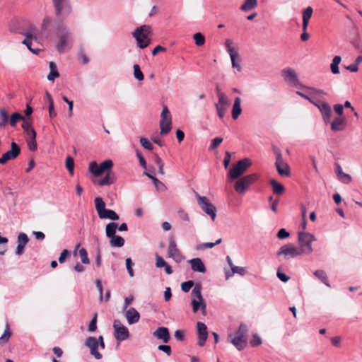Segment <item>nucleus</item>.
<instances>
[{"instance_id": "nucleus-44", "label": "nucleus", "mask_w": 362, "mask_h": 362, "mask_svg": "<svg viewBox=\"0 0 362 362\" xmlns=\"http://www.w3.org/2000/svg\"><path fill=\"white\" fill-rule=\"evenodd\" d=\"M33 35L30 33L25 34V39L23 41V43L27 46V47L33 53L37 54V49L31 48Z\"/></svg>"}, {"instance_id": "nucleus-27", "label": "nucleus", "mask_w": 362, "mask_h": 362, "mask_svg": "<svg viewBox=\"0 0 362 362\" xmlns=\"http://www.w3.org/2000/svg\"><path fill=\"white\" fill-rule=\"evenodd\" d=\"M116 180L115 173L112 171H107L106 175L97 182L99 186H109L112 185Z\"/></svg>"}, {"instance_id": "nucleus-33", "label": "nucleus", "mask_w": 362, "mask_h": 362, "mask_svg": "<svg viewBox=\"0 0 362 362\" xmlns=\"http://www.w3.org/2000/svg\"><path fill=\"white\" fill-rule=\"evenodd\" d=\"M50 72L47 76L49 81H54L55 78L59 77V73L57 70V65L54 62H50L49 64Z\"/></svg>"}, {"instance_id": "nucleus-39", "label": "nucleus", "mask_w": 362, "mask_h": 362, "mask_svg": "<svg viewBox=\"0 0 362 362\" xmlns=\"http://www.w3.org/2000/svg\"><path fill=\"white\" fill-rule=\"evenodd\" d=\"M314 275L319 279L323 284H325L327 286L330 287V285L328 282V277L323 270H316L314 272Z\"/></svg>"}, {"instance_id": "nucleus-21", "label": "nucleus", "mask_w": 362, "mask_h": 362, "mask_svg": "<svg viewBox=\"0 0 362 362\" xmlns=\"http://www.w3.org/2000/svg\"><path fill=\"white\" fill-rule=\"evenodd\" d=\"M198 341L197 344L203 346L208 337L207 327L204 322H198L197 324Z\"/></svg>"}, {"instance_id": "nucleus-14", "label": "nucleus", "mask_w": 362, "mask_h": 362, "mask_svg": "<svg viewBox=\"0 0 362 362\" xmlns=\"http://www.w3.org/2000/svg\"><path fill=\"white\" fill-rule=\"evenodd\" d=\"M171 124L172 118L170 112L166 105L163 106L160 120V134L162 135H165L170 132L171 130Z\"/></svg>"}, {"instance_id": "nucleus-34", "label": "nucleus", "mask_w": 362, "mask_h": 362, "mask_svg": "<svg viewBox=\"0 0 362 362\" xmlns=\"http://www.w3.org/2000/svg\"><path fill=\"white\" fill-rule=\"evenodd\" d=\"M269 183L272 187L273 192L276 194H281L285 191V187L283 185L276 181L274 179H272Z\"/></svg>"}, {"instance_id": "nucleus-62", "label": "nucleus", "mask_w": 362, "mask_h": 362, "mask_svg": "<svg viewBox=\"0 0 362 362\" xmlns=\"http://www.w3.org/2000/svg\"><path fill=\"white\" fill-rule=\"evenodd\" d=\"M156 266L158 268L164 267L167 263L159 255H156Z\"/></svg>"}, {"instance_id": "nucleus-57", "label": "nucleus", "mask_w": 362, "mask_h": 362, "mask_svg": "<svg viewBox=\"0 0 362 362\" xmlns=\"http://www.w3.org/2000/svg\"><path fill=\"white\" fill-rule=\"evenodd\" d=\"M223 141V139L221 137H216L211 141V144L210 146V148L214 149L216 148Z\"/></svg>"}, {"instance_id": "nucleus-20", "label": "nucleus", "mask_w": 362, "mask_h": 362, "mask_svg": "<svg viewBox=\"0 0 362 362\" xmlns=\"http://www.w3.org/2000/svg\"><path fill=\"white\" fill-rule=\"evenodd\" d=\"M85 346L90 349V352L96 359L102 358V354L98 351V341L95 337H88L85 341Z\"/></svg>"}, {"instance_id": "nucleus-11", "label": "nucleus", "mask_w": 362, "mask_h": 362, "mask_svg": "<svg viewBox=\"0 0 362 362\" xmlns=\"http://www.w3.org/2000/svg\"><path fill=\"white\" fill-rule=\"evenodd\" d=\"M233 41L230 39L226 40L225 42V46L227 49V52H228L232 66L237 69L238 71H241L242 67L240 65V59L239 54L238 51L235 49V48L233 47Z\"/></svg>"}, {"instance_id": "nucleus-31", "label": "nucleus", "mask_w": 362, "mask_h": 362, "mask_svg": "<svg viewBox=\"0 0 362 362\" xmlns=\"http://www.w3.org/2000/svg\"><path fill=\"white\" fill-rule=\"evenodd\" d=\"M240 104H241L240 98L236 97L234 100L232 112H231L232 117L234 119H236L242 112V108H241Z\"/></svg>"}, {"instance_id": "nucleus-29", "label": "nucleus", "mask_w": 362, "mask_h": 362, "mask_svg": "<svg viewBox=\"0 0 362 362\" xmlns=\"http://www.w3.org/2000/svg\"><path fill=\"white\" fill-rule=\"evenodd\" d=\"M191 264V268L194 272L204 273L206 267L200 258H194L189 261Z\"/></svg>"}, {"instance_id": "nucleus-54", "label": "nucleus", "mask_w": 362, "mask_h": 362, "mask_svg": "<svg viewBox=\"0 0 362 362\" xmlns=\"http://www.w3.org/2000/svg\"><path fill=\"white\" fill-rule=\"evenodd\" d=\"M262 344L261 338L257 334H255L252 336V339L250 341V344L253 347H256Z\"/></svg>"}, {"instance_id": "nucleus-10", "label": "nucleus", "mask_w": 362, "mask_h": 362, "mask_svg": "<svg viewBox=\"0 0 362 362\" xmlns=\"http://www.w3.org/2000/svg\"><path fill=\"white\" fill-rule=\"evenodd\" d=\"M195 194L197 198V202L200 208L206 214L210 216L213 221H214L216 216V208L215 207V206L209 201V199L207 197L201 196L197 192H195Z\"/></svg>"}, {"instance_id": "nucleus-30", "label": "nucleus", "mask_w": 362, "mask_h": 362, "mask_svg": "<svg viewBox=\"0 0 362 362\" xmlns=\"http://www.w3.org/2000/svg\"><path fill=\"white\" fill-rule=\"evenodd\" d=\"M336 173L338 179L344 184H349L351 182V177L350 175L343 172L341 166L336 163Z\"/></svg>"}, {"instance_id": "nucleus-7", "label": "nucleus", "mask_w": 362, "mask_h": 362, "mask_svg": "<svg viewBox=\"0 0 362 362\" xmlns=\"http://www.w3.org/2000/svg\"><path fill=\"white\" fill-rule=\"evenodd\" d=\"M251 165L252 162L249 158L240 160L236 164L233 165L232 168L229 170L228 175V178L230 180L239 178Z\"/></svg>"}, {"instance_id": "nucleus-16", "label": "nucleus", "mask_w": 362, "mask_h": 362, "mask_svg": "<svg viewBox=\"0 0 362 362\" xmlns=\"http://www.w3.org/2000/svg\"><path fill=\"white\" fill-rule=\"evenodd\" d=\"M281 75L283 77L284 80L288 84L295 87L303 86L300 84L298 78L297 74L293 69L290 67L284 69L281 72Z\"/></svg>"}, {"instance_id": "nucleus-58", "label": "nucleus", "mask_w": 362, "mask_h": 362, "mask_svg": "<svg viewBox=\"0 0 362 362\" xmlns=\"http://www.w3.org/2000/svg\"><path fill=\"white\" fill-rule=\"evenodd\" d=\"M144 175H146L147 177H148L150 179L152 180V181L153 182L155 186L157 188L159 187V185L163 186V184L160 180H158L156 177L153 176L151 174H150V173H148L147 172H144Z\"/></svg>"}, {"instance_id": "nucleus-46", "label": "nucleus", "mask_w": 362, "mask_h": 362, "mask_svg": "<svg viewBox=\"0 0 362 362\" xmlns=\"http://www.w3.org/2000/svg\"><path fill=\"white\" fill-rule=\"evenodd\" d=\"M193 38L197 46H202L205 43V37L201 33H197L194 35Z\"/></svg>"}, {"instance_id": "nucleus-2", "label": "nucleus", "mask_w": 362, "mask_h": 362, "mask_svg": "<svg viewBox=\"0 0 362 362\" xmlns=\"http://www.w3.org/2000/svg\"><path fill=\"white\" fill-rule=\"evenodd\" d=\"M191 305L194 313L201 310L202 313L204 315H206V305L202 295V286L200 284H197L191 292Z\"/></svg>"}, {"instance_id": "nucleus-5", "label": "nucleus", "mask_w": 362, "mask_h": 362, "mask_svg": "<svg viewBox=\"0 0 362 362\" xmlns=\"http://www.w3.org/2000/svg\"><path fill=\"white\" fill-rule=\"evenodd\" d=\"M315 240L313 235L305 231L298 232V242L301 255H309L313 252L312 243Z\"/></svg>"}, {"instance_id": "nucleus-60", "label": "nucleus", "mask_w": 362, "mask_h": 362, "mask_svg": "<svg viewBox=\"0 0 362 362\" xmlns=\"http://www.w3.org/2000/svg\"><path fill=\"white\" fill-rule=\"evenodd\" d=\"M277 238L279 239H285L289 237L290 234L286 229L281 228L277 233Z\"/></svg>"}, {"instance_id": "nucleus-52", "label": "nucleus", "mask_w": 362, "mask_h": 362, "mask_svg": "<svg viewBox=\"0 0 362 362\" xmlns=\"http://www.w3.org/2000/svg\"><path fill=\"white\" fill-rule=\"evenodd\" d=\"M140 144L146 149L153 150V145L146 138L141 137L140 138Z\"/></svg>"}, {"instance_id": "nucleus-61", "label": "nucleus", "mask_w": 362, "mask_h": 362, "mask_svg": "<svg viewBox=\"0 0 362 362\" xmlns=\"http://www.w3.org/2000/svg\"><path fill=\"white\" fill-rule=\"evenodd\" d=\"M231 160V154L230 152L226 151L225 153V158L223 160L224 168L227 169L230 165Z\"/></svg>"}, {"instance_id": "nucleus-12", "label": "nucleus", "mask_w": 362, "mask_h": 362, "mask_svg": "<svg viewBox=\"0 0 362 362\" xmlns=\"http://www.w3.org/2000/svg\"><path fill=\"white\" fill-rule=\"evenodd\" d=\"M113 162L110 159H107L102 162L100 165L95 161H93L89 164V170L95 176H100L106 171H112Z\"/></svg>"}, {"instance_id": "nucleus-50", "label": "nucleus", "mask_w": 362, "mask_h": 362, "mask_svg": "<svg viewBox=\"0 0 362 362\" xmlns=\"http://www.w3.org/2000/svg\"><path fill=\"white\" fill-rule=\"evenodd\" d=\"M194 281L192 280H189V281H185V282L182 283L181 288H182V291L187 293V292L189 291V290L194 286Z\"/></svg>"}, {"instance_id": "nucleus-17", "label": "nucleus", "mask_w": 362, "mask_h": 362, "mask_svg": "<svg viewBox=\"0 0 362 362\" xmlns=\"http://www.w3.org/2000/svg\"><path fill=\"white\" fill-rule=\"evenodd\" d=\"M113 328L115 330L114 336L117 341H124L129 337L128 329L122 324L119 320H114Z\"/></svg>"}, {"instance_id": "nucleus-8", "label": "nucleus", "mask_w": 362, "mask_h": 362, "mask_svg": "<svg viewBox=\"0 0 362 362\" xmlns=\"http://www.w3.org/2000/svg\"><path fill=\"white\" fill-rule=\"evenodd\" d=\"M56 19L65 20L71 13V6L69 0H52Z\"/></svg>"}, {"instance_id": "nucleus-55", "label": "nucleus", "mask_w": 362, "mask_h": 362, "mask_svg": "<svg viewBox=\"0 0 362 362\" xmlns=\"http://www.w3.org/2000/svg\"><path fill=\"white\" fill-rule=\"evenodd\" d=\"M27 144H28V148L31 151H35L37 150L36 139H27Z\"/></svg>"}, {"instance_id": "nucleus-48", "label": "nucleus", "mask_w": 362, "mask_h": 362, "mask_svg": "<svg viewBox=\"0 0 362 362\" xmlns=\"http://www.w3.org/2000/svg\"><path fill=\"white\" fill-rule=\"evenodd\" d=\"M79 255L81 257L82 263L86 264L90 263V260L88 257V252L85 248L83 247L79 250Z\"/></svg>"}, {"instance_id": "nucleus-15", "label": "nucleus", "mask_w": 362, "mask_h": 362, "mask_svg": "<svg viewBox=\"0 0 362 362\" xmlns=\"http://www.w3.org/2000/svg\"><path fill=\"white\" fill-rule=\"evenodd\" d=\"M278 257L283 256L284 259L294 258L301 255L300 251L292 243L282 245L276 252Z\"/></svg>"}, {"instance_id": "nucleus-51", "label": "nucleus", "mask_w": 362, "mask_h": 362, "mask_svg": "<svg viewBox=\"0 0 362 362\" xmlns=\"http://www.w3.org/2000/svg\"><path fill=\"white\" fill-rule=\"evenodd\" d=\"M313 8L310 6L307 7L303 11V19L306 21H310L312 15H313Z\"/></svg>"}, {"instance_id": "nucleus-9", "label": "nucleus", "mask_w": 362, "mask_h": 362, "mask_svg": "<svg viewBox=\"0 0 362 362\" xmlns=\"http://www.w3.org/2000/svg\"><path fill=\"white\" fill-rule=\"evenodd\" d=\"M272 149L276 156L275 165L278 173L281 176H290L291 173L289 165L284 161L281 150L276 146H273Z\"/></svg>"}, {"instance_id": "nucleus-36", "label": "nucleus", "mask_w": 362, "mask_h": 362, "mask_svg": "<svg viewBox=\"0 0 362 362\" xmlns=\"http://www.w3.org/2000/svg\"><path fill=\"white\" fill-rule=\"evenodd\" d=\"M110 245L114 247H121L124 245V240L119 235H114L110 238Z\"/></svg>"}, {"instance_id": "nucleus-42", "label": "nucleus", "mask_w": 362, "mask_h": 362, "mask_svg": "<svg viewBox=\"0 0 362 362\" xmlns=\"http://www.w3.org/2000/svg\"><path fill=\"white\" fill-rule=\"evenodd\" d=\"M0 127L2 128L6 125L8 120V115L4 108L0 107Z\"/></svg>"}, {"instance_id": "nucleus-3", "label": "nucleus", "mask_w": 362, "mask_h": 362, "mask_svg": "<svg viewBox=\"0 0 362 362\" xmlns=\"http://www.w3.org/2000/svg\"><path fill=\"white\" fill-rule=\"evenodd\" d=\"M151 32V27L148 25H143L133 32L132 35L141 49H144L149 45L151 40L148 36Z\"/></svg>"}, {"instance_id": "nucleus-32", "label": "nucleus", "mask_w": 362, "mask_h": 362, "mask_svg": "<svg viewBox=\"0 0 362 362\" xmlns=\"http://www.w3.org/2000/svg\"><path fill=\"white\" fill-rule=\"evenodd\" d=\"M45 98L48 103V110L50 118H53L57 116V113L54 110V100L48 91L45 92Z\"/></svg>"}, {"instance_id": "nucleus-41", "label": "nucleus", "mask_w": 362, "mask_h": 362, "mask_svg": "<svg viewBox=\"0 0 362 362\" xmlns=\"http://www.w3.org/2000/svg\"><path fill=\"white\" fill-rule=\"evenodd\" d=\"M257 4V0H245L240 8L244 11H250L254 8Z\"/></svg>"}, {"instance_id": "nucleus-45", "label": "nucleus", "mask_w": 362, "mask_h": 362, "mask_svg": "<svg viewBox=\"0 0 362 362\" xmlns=\"http://www.w3.org/2000/svg\"><path fill=\"white\" fill-rule=\"evenodd\" d=\"M66 168L68 170L69 174L72 175L74 170V158L68 156L66 158Z\"/></svg>"}, {"instance_id": "nucleus-26", "label": "nucleus", "mask_w": 362, "mask_h": 362, "mask_svg": "<svg viewBox=\"0 0 362 362\" xmlns=\"http://www.w3.org/2000/svg\"><path fill=\"white\" fill-rule=\"evenodd\" d=\"M153 336L163 341V343H168L170 339L168 329L165 327H159L153 332Z\"/></svg>"}, {"instance_id": "nucleus-24", "label": "nucleus", "mask_w": 362, "mask_h": 362, "mask_svg": "<svg viewBox=\"0 0 362 362\" xmlns=\"http://www.w3.org/2000/svg\"><path fill=\"white\" fill-rule=\"evenodd\" d=\"M230 105L228 98L220 99L218 103L215 104L216 112L219 118H223L225 113Z\"/></svg>"}, {"instance_id": "nucleus-13", "label": "nucleus", "mask_w": 362, "mask_h": 362, "mask_svg": "<svg viewBox=\"0 0 362 362\" xmlns=\"http://www.w3.org/2000/svg\"><path fill=\"white\" fill-rule=\"evenodd\" d=\"M258 179V175L255 173L247 175L237 180L234 185L235 190L238 193H244L250 185L254 183Z\"/></svg>"}, {"instance_id": "nucleus-25", "label": "nucleus", "mask_w": 362, "mask_h": 362, "mask_svg": "<svg viewBox=\"0 0 362 362\" xmlns=\"http://www.w3.org/2000/svg\"><path fill=\"white\" fill-rule=\"evenodd\" d=\"M124 316L129 325L137 323L140 320V314L134 308L127 310Z\"/></svg>"}, {"instance_id": "nucleus-23", "label": "nucleus", "mask_w": 362, "mask_h": 362, "mask_svg": "<svg viewBox=\"0 0 362 362\" xmlns=\"http://www.w3.org/2000/svg\"><path fill=\"white\" fill-rule=\"evenodd\" d=\"M29 241L28 235L24 233H21L18 236V245L16 249V255L20 256L24 253L25 245Z\"/></svg>"}, {"instance_id": "nucleus-56", "label": "nucleus", "mask_w": 362, "mask_h": 362, "mask_svg": "<svg viewBox=\"0 0 362 362\" xmlns=\"http://www.w3.org/2000/svg\"><path fill=\"white\" fill-rule=\"evenodd\" d=\"M62 99L64 102H66L69 105V117H71L73 115V107L74 103L73 101L69 100L66 96L63 95Z\"/></svg>"}, {"instance_id": "nucleus-1", "label": "nucleus", "mask_w": 362, "mask_h": 362, "mask_svg": "<svg viewBox=\"0 0 362 362\" xmlns=\"http://www.w3.org/2000/svg\"><path fill=\"white\" fill-rule=\"evenodd\" d=\"M64 20L55 19L52 23L54 32L58 38L55 45L59 52H64L71 41V33L64 23Z\"/></svg>"}, {"instance_id": "nucleus-63", "label": "nucleus", "mask_w": 362, "mask_h": 362, "mask_svg": "<svg viewBox=\"0 0 362 362\" xmlns=\"http://www.w3.org/2000/svg\"><path fill=\"white\" fill-rule=\"evenodd\" d=\"M334 110L339 117H343L344 106L341 104H336L334 105Z\"/></svg>"}, {"instance_id": "nucleus-37", "label": "nucleus", "mask_w": 362, "mask_h": 362, "mask_svg": "<svg viewBox=\"0 0 362 362\" xmlns=\"http://www.w3.org/2000/svg\"><path fill=\"white\" fill-rule=\"evenodd\" d=\"M247 273L246 269L245 267L234 266L231 269V272H226V277L228 279L230 276H232L234 274H238L241 276H244Z\"/></svg>"}, {"instance_id": "nucleus-18", "label": "nucleus", "mask_w": 362, "mask_h": 362, "mask_svg": "<svg viewBox=\"0 0 362 362\" xmlns=\"http://www.w3.org/2000/svg\"><path fill=\"white\" fill-rule=\"evenodd\" d=\"M168 254L169 257L173 258L177 263H180L184 259V256L177 247L175 240L173 238H170L169 240Z\"/></svg>"}, {"instance_id": "nucleus-6", "label": "nucleus", "mask_w": 362, "mask_h": 362, "mask_svg": "<svg viewBox=\"0 0 362 362\" xmlns=\"http://www.w3.org/2000/svg\"><path fill=\"white\" fill-rule=\"evenodd\" d=\"M95 209L101 219H110L117 221L119 218L118 214L111 209H105V203L101 197H96L94 200Z\"/></svg>"}, {"instance_id": "nucleus-22", "label": "nucleus", "mask_w": 362, "mask_h": 362, "mask_svg": "<svg viewBox=\"0 0 362 362\" xmlns=\"http://www.w3.org/2000/svg\"><path fill=\"white\" fill-rule=\"evenodd\" d=\"M321 112L323 119L326 123L329 122L332 116L331 107L326 102L319 101L315 105Z\"/></svg>"}, {"instance_id": "nucleus-38", "label": "nucleus", "mask_w": 362, "mask_h": 362, "mask_svg": "<svg viewBox=\"0 0 362 362\" xmlns=\"http://www.w3.org/2000/svg\"><path fill=\"white\" fill-rule=\"evenodd\" d=\"M341 61V58L340 56H335L333 58L332 62L330 64V69L334 74H339V64H340Z\"/></svg>"}, {"instance_id": "nucleus-19", "label": "nucleus", "mask_w": 362, "mask_h": 362, "mask_svg": "<svg viewBox=\"0 0 362 362\" xmlns=\"http://www.w3.org/2000/svg\"><path fill=\"white\" fill-rule=\"evenodd\" d=\"M21 153V148L16 142L11 144V150L0 158V164H5L8 160L16 158Z\"/></svg>"}, {"instance_id": "nucleus-49", "label": "nucleus", "mask_w": 362, "mask_h": 362, "mask_svg": "<svg viewBox=\"0 0 362 362\" xmlns=\"http://www.w3.org/2000/svg\"><path fill=\"white\" fill-rule=\"evenodd\" d=\"M97 318H98L97 313H94L93 318L88 325V329L89 332H94L97 329Z\"/></svg>"}, {"instance_id": "nucleus-4", "label": "nucleus", "mask_w": 362, "mask_h": 362, "mask_svg": "<svg viewBox=\"0 0 362 362\" xmlns=\"http://www.w3.org/2000/svg\"><path fill=\"white\" fill-rule=\"evenodd\" d=\"M247 327L245 324H241L238 330L235 332L234 337L232 334L228 336L230 341L235 346L238 351H242L245 348L247 343Z\"/></svg>"}, {"instance_id": "nucleus-53", "label": "nucleus", "mask_w": 362, "mask_h": 362, "mask_svg": "<svg viewBox=\"0 0 362 362\" xmlns=\"http://www.w3.org/2000/svg\"><path fill=\"white\" fill-rule=\"evenodd\" d=\"M134 263L132 261L130 257L126 259V267L128 271V273L131 277H133L134 275V270L132 269V266Z\"/></svg>"}, {"instance_id": "nucleus-35", "label": "nucleus", "mask_w": 362, "mask_h": 362, "mask_svg": "<svg viewBox=\"0 0 362 362\" xmlns=\"http://www.w3.org/2000/svg\"><path fill=\"white\" fill-rule=\"evenodd\" d=\"M118 228V224L115 222H111L107 224L105 227V233L107 238H112L115 235L116 230Z\"/></svg>"}, {"instance_id": "nucleus-43", "label": "nucleus", "mask_w": 362, "mask_h": 362, "mask_svg": "<svg viewBox=\"0 0 362 362\" xmlns=\"http://www.w3.org/2000/svg\"><path fill=\"white\" fill-rule=\"evenodd\" d=\"M20 120H24V117L18 112H15L11 115L9 119V123L12 127H15Z\"/></svg>"}, {"instance_id": "nucleus-64", "label": "nucleus", "mask_w": 362, "mask_h": 362, "mask_svg": "<svg viewBox=\"0 0 362 362\" xmlns=\"http://www.w3.org/2000/svg\"><path fill=\"white\" fill-rule=\"evenodd\" d=\"M158 349L160 351H164L168 354V356H170L172 353L171 347L168 345H159Z\"/></svg>"}, {"instance_id": "nucleus-28", "label": "nucleus", "mask_w": 362, "mask_h": 362, "mask_svg": "<svg viewBox=\"0 0 362 362\" xmlns=\"http://www.w3.org/2000/svg\"><path fill=\"white\" fill-rule=\"evenodd\" d=\"M346 124L344 117H338L335 118L331 123V129L333 132H339L345 129Z\"/></svg>"}, {"instance_id": "nucleus-59", "label": "nucleus", "mask_w": 362, "mask_h": 362, "mask_svg": "<svg viewBox=\"0 0 362 362\" xmlns=\"http://www.w3.org/2000/svg\"><path fill=\"white\" fill-rule=\"evenodd\" d=\"M70 255V252L67 250H64L59 257V263L62 264L65 262L66 259Z\"/></svg>"}, {"instance_id": "nucleus-40", "label": "nucleus", "mask_w": 362, "mask_h": 362, "mask_svg": "<svg viewBox=\"0 0 362 362\" xmlns=\"http://www.w3.org/2000/svg\"><path fill=\"white\" fill-rule=\"evenodd\" d=\"M11 336V332L9 327V325L6 324L4 334L0 337V344H4L7 343Z\"/></svg>"}, {"instance_id": "nucleus-47", "label": "nucleus", "mask_w": 362, "mask_h": 362, "mask_svg": "<svg viewBox=\"0 0 362 362\" xmlns=\"http://www.w3.org/2000/svg\"><path fill=\"white\" fill-rule=\"evenodd\" d=\"M134 76L138 81H142L144 78V76L138 64L134 65Z\"/></svg>"}]
</instances>
